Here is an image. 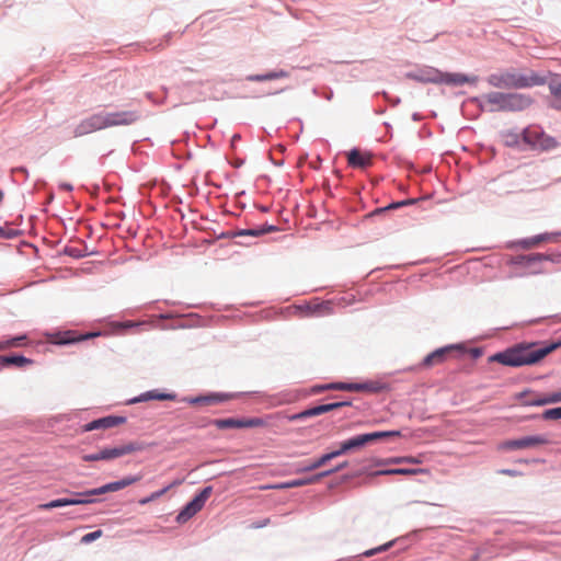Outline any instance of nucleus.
<instances>
[{
    "mask_svg": "<svg viewBox=\"0 0 561 561\" xmlns=\"http://www.w3.org/2000/svg\"><path fill=\"white\" fill-rule=\"evenodd\" d=\"M539 263L537 264H534L531 265L530 267H527L529 271H528V274H540V273H543L545 271L541 268V267H538Z\"/></svg>",
    "mask_w": 561,
    "mask_h": 561,
    "instance_id": "a18cd8bd",
    "label": "nucleus"
},
{
    "mask_svg": "<svg viewBox=\"0 0 561 561\" xmlns=\"http://www.w3.org/2000/svg\"><path fill=\"white\" fill-rule=\"evenodd\" d=\"M517 138L518 136L517 135H506V142L508 145H512V144H517Z\"/></svg>",
    "mask_w": 561,
    "mask_h": 561,
    "instance_id": "09e8293b",
    "label": "nucleus"
},
{
    "mask_svg": "<svg viewBox=\"0 0 561 561\" xmlns=\"http://www.w3.org/2000/svg\"><path fill=\"white\" fill-rule=\"evenodd\" d=\"M531 99L526 94L507 93L506 111H523L531 104Z\"/></svg>",
    "mask_w": 561,
    "mask_h": 561,
    "instance_id": "dca6fc26",
    "label": "nucleus"
},
{
    "mask_svg": "<svg viewBox=\"0 0 561 561\" xmlns=\"http://www.w3.org/2000/svg\"><path fill=\"white\" fill-rule=\"evenodd\" d=\"M176 399V394L171 392H161L159 390H151L142 393L139 398L135 399L133 402H141L148 400H159V401H174Z\"/></svg>",
    "mask_w": 561,
    "mask_h": 561,
    "instance_id": "aec40b11",
    "label": "nucleus"
},
{
    "mask_svg": "<svg viewBox=\"0 0 561 561\" xmlns=\"http://www.w3.org/2000/svg\"><path fill=\"white\" fill-rule=\"evenodd\" d=\"M161 496H163V491L158 490V491L152 492L148 496L140 499L138 501V503L140 505H146V504H148L150 502H153V501L160 499Z\"/></svg>",
    "mask_w": 561,
    "mask_h": 561,
    "instance_id": "72a5a7b5",
    "label": "nucleus"
},
{
    "mask_svg": "<svg viewBox=\"0 0 561 561\" xmlns=\"http://www.w3.org/2000/svg\"><path fill=\"white\" fill-rule=\"evenodd\" d=\"M336 457H339V453H336V450H334V451L322 455L320 458H318L314 461L318 465V468H320L323 465H325L328 461H330Z\"/></svg>",
    "mask_w": 561,
    "mask_h": 561,
    "instance_id": "473e14b6",
    "label": "nucleus"
},
{
    "mask_svg": "<svg viewBox=\"0 0 561 561\" xmlns=\"http://www.w3.org/2000/svg\"><path fill=\"white\" fill-rule=\"evenodd\" d=\"M320 478H321V476L319 473V474H317V476H314L312 478L293 480L290 482H287V483L280 485L279 488H298V486H304V485L311 484V483H314V482L319 481Z\"/></svg>",
    "mask_w": 561,
    "mask_h": 561,
    "instance_id": "bb28decb",
    "label": "nucleus"
},
{
    "mask_svg": "<svg viewBox=\"0 0 561 561\" xmlns=\"http://www.w3.org/2000/svg\"><path fill=\"white\" fill-rule=\"evenodd\" d=\"M3 345H0V351H2Z\"/></svg>",
    "mask_w": 561,
    "mask_h": 561,
    "instance_id": "6e6d98bb",
    "label": "nucleus"
},
{
    "mask_svg": "<svg viewBox=\"0 0 561 561\" xmlns=\"http://www.w3.org/2000/svg\"><path fill=\"white\" fill-rule=\"evenodd\" d=\"M454 348L455 346H446L432 352L424 358L423 366L432 367L434 365L442 364L446 359L447 354H449Z\"/></svg>",
    "mask_w": 561,
    "mask_h": 561,
    "instance_id": "f3484780",
    "label": "nucleus"
},
{
    "mask_svg": "<svg viewBox=\"0 0 561 561\" xmlns=\"http://www.w3.org/2000/svg\"><path fill=\"white\" fill-rule=\"evenodd\" d=\"M287 77H288V72L280 69L277 71H271V72H267L264 75L249 76L248 80H250V81H268V80H275V79L287 78Z\"/></svg>",
    "mask_w": 561,
    "mask_h": 561,
    "instance_id": "b1692460",
    "label": "nucleus"
},
{
    "mask_svg": "<svg viewBox=\"0 0 561 561\" xmlns=\"http://www.w3.org/2000/svg\"><path fill=\"white\" fill-rule=\"evenodd\" d=\"M530 404L531 405H546V404H551V401H550L549 394H542V396H539L536 399H534L530 402Z\"/></svg>",
    "mask_w": 561,
    "mask_h": 561,
    "instance_id": "f704fd0d",
    "label": "nucleus"
},
{
    "mask_svg": "<svg viewBox=\"0 0 561 561\" xmlns=\"http://www.w3.org/2000/svg\"><path fill=\"white\" fill-rule=\"evenodd\" d=\"M0 364L5 365V366L7 365H15L18 367H23V366L32 364V360L22 355L0 356Z\"/></svg>",
    "mask_w": 561,
    "mask_h": 561,
    "instance_id": "393cba45",
    "label": "nucleus"
},
{
    "mask_svg": "<svg viewBox=\"0 0 561 561\" xmlns=\"http://www.w3.org/2000/svg\"><path fill=\"white\" fill-rule=\"evenodd\" d=\"M214 425L219 430L243 428L242 419H219L214 421Z\"/></svg>",
    "mask_w": 561,
    "mask_h": 561,
    "instance_id": "a878e982",
    "label": "nucleus"
},
{
    "mask_svg": "<svg viewBox=\"0 0 561 561\" xmlns=\"http://www.w3.org/2000/svg\"><path fill=\"white\" fill-rule=\"evenodd\" d=\"M548 439L541 435L525 436L517 439H510L501 443L500 449L502 450H517L534 448L537 446L548 444Z\"/></svg>",
    "mask_w": 561,
    "mask_h": 561,
    "instance_id": "9d476101",
    "label": "nucleus"
},
{
    "mask_svg": "<svg viewBox=\"0 0 561 561\" xmlns=\"http://www.w3.org/2000/svg\"><path fill=\"white\" fill-rule=\"evenodd\" d=\"M545 420H560L561 419V407L546 410L542 413Z\"/></svg>",
    "mask_w": 561,
    "mask_h": 561,
    "instance_id": "2f4dec72",
    "label": "nucleus"
},
{
    "mask_svg": "<svg viewBox=\"0 0 561 561\" xmlns=\"http://www.w3.org/2000/svg\"><path fill=\"white\" fill-rule=\"evenodd\" d=\"M242 424H243V428L244 427H263V426L267 425L266 421L261 417L242 419Z\"/></svg>",
    "mask_w": 561,
    "mask_h": 561,
    "instance_id": "c85d7f7f",
    "label": "nucleus"
},
{
    "mask_svg": "<svg viewBox=\"0 0 561 561\" xmlns=\"http://www.w3.org/2000/svg\"><path fill=\"white\" fill-rule=\"evenodd\" d=\"M408 78L416 80L419 82H444L451 85H462L465 83H476L477 77H468L462 73H439L435 72L432 76H417L414 73H408Z\"/></svg>",
    "mask_w": 561,
    "mask_h": 561,
    "instance_id": "0eeeda50",
    "label": "nucleus"
},
{
    "mask_svg": "<svg viewBox=\"0 0 561 561\" xmlns=\"http://www.w3.org/2000/svg\"><path fill=\"white\" fill-rule=\"evenodd\" d=\"M101 455H102V451L100 450L99 453H95V454L84 455L82 457V459L84 461H99V460H103V458H101Z\"/></svg>",
    "mask_w": 561,
    "mask_h": 561,
    "instance_id": "58836bf2",
    "label": "nucleus"
},
{
    "mask_svg": "<svg viewBox=\"0 0 561 561\" xmlns=\"http://www.w3.org/2000/svg\"><path fill=\"white\" fill-rule=\"evenodd\" d=\"M425 472L424 469L417 468V469H407V468H396V469H385V470H378L373 473V476H414L419 473Z\"/></svg>",
    "mask_w": 561,
    "mask_h": 561,
    "instance_id": "5701e85b",
    "label": "nucleus"
},
{
    "mask_svg": "<svg viewBox=\"0 0 561 561\" xmlns=\"http://www.w3.org/2000/svg\"><path fill=\"white\" fill-rule=\"evenodd\" d=\"M550 91H551V93H552L556 98L561 99V82H560V83L551 84V85H550Z\"/></svg>",
    "mask_w": 561,
    "mask_h": 561,
    "instance_id": "a19ab883",
    "label": "nucleus"
},
{
    "mask_svg": "<svg viewBox=\"0 0 561 561\" xmlns=\"http://www.w3.org/2000/svg\"><path fill=\"white\" fill-rule=\"evenodd\" d=\"M100 333H87V334H78L73 331H67L58 335L56 341L57 344H71L76 342L85 341L88 339L98 336Z\"/></svg>",
    "mask_w": 561,
    "mask_h": 561,
    "instance_id": "6ab92c4d",
    "label": "nucleus"
},
{
    "mask_svg": "<svg viewBox=\"0 0 561 561\" xmlns=\"http://www.w3.org/2000/svg\"><path fill=\"white\" fill-rule=\"evenodd\" d=\"M388 387L385 382L379 380H369L365 382H332L327 386L320 387L317 391L323 390H341L354 392L379 393Z\"/></svg>",
    "mask_w": 561,
    "mask_h": 561,
    "instance_id": "39448f33",
    "label": "nucleus"
},
{
    "mask_svg": "<svg viewBox=\"0 0 561 561\" xmlns=\"http://www.w3.org/2000/svg\"><path fill=\"white\" fill-rule=\"evenodd\" d=\"M549 398H550L551 403L561 402V391L549 393Z\"/></svg>",
    "mask_w": 561,
    "mask_h": 561,
    "instance_id": "c03bdc74",
    "label": "nucleus"
},
{
    "mask_svg": "<svg viewBox=\"0 0 561 561\" xmlns=\"http://www.w3.org/2000/svg\"><path fill=\"white\" fill-rule=\"evenodd\" d=\"M542 256L541 253H534L529 255H517L511 257L507 263L511 265H518L522 267H530L534 264L541 263Z\"/></svg>",
    "mask_w": 561,
    "mask_h": 561,
    "instance_id": "a211bd4d",
    "label": "nucleus"
},
{
    "mask_svg": "<svg viewBox=\"0 0 561 561\" xmlns=\"http://www.w3.org/2000/svg\"><path fill=\"white\" fill-rule=\"evenodd\" d=\"M24 340H26V336L25 335H21V336L13 337V339H10V340L0 341V345H3V347H2V351H3V350H7V348H10V347L20 346L22 344V341H24Z\"/></svg>",
    "mask_w": 561,
    "mask_h": 561,
    "instance_id": "c756f323",
    "label": "nucleus"
},
{
    "mask_svg": "<svg viewBox=\"0 0 561 561\" xmlns=\"http://www.w3.org/2000/svg\"><path fill=\"white\" fill-rule=\"evenodd\" d=\"M351 402L347 401H339L333 403H327V404H320L310 409H307L302 412L293 414L288 416L289 421H298L307 417L318 416L328 412H331L333 410L340 409L342 407L350 405Z\"/></svg>",
    "mask_w": 561,
    "mask_h": 561,
    "instance_id": "9b49d317",
    "label": "nucleus"
},
{
    "mask_svg": "<svg viewBox=\"0 0 561 561\" xmlns=\"http://www.w3.org/2000/svg\"><path fill=\"white\" fill-rule=\"evenodd\" d=\"M408 458H404V457H396V458H390L388 459L386 462L387 463H403L405 462Z\"/></svg>",
    "mask_w": 561,
    "mask_h": 561,
    "instance_id": "de8ad7c7",
    "label": "nucleus"
},
{
    "mask_svg": "<svg viewBox=\"0 0 561 561\" xmlns=\"http://www.w3.org/2000/svg\"><path fill=\"white\" fill-rule=\"evenodd\" d=\"M559 236H561V233H542V234H538V236H535V237L529 238V239L522 240L519 242V244L524 249H530V248L537 247L541 242L553 241Z\"/></svg>",
    "mask_w": 561,
    "mask_h": 561,
    "instance_id": "412c9836",
    "label": "nucleus"
},
{
    "mask_svg": "<svg viewBox=\"0 0 561 561\" xmlns=\"http://www.w3.org/2000/svg\"><path fill=\"white\" fill-rule=\"evenodd\" d=\"M233 398L232 394L228 393H211L208 396H201L187 399L186 401L193 405H213L220 402L229 401Z\"/></svg>",
    "mask_w": 561,
    "mask_h": 561,
    "instance_id": "2eb2a0df",
    "label": "nucleus"
},
{
    "mask_svg": "<svg viewBox=\"0 0 561 561\" xmlns=\"http://www.w3.org/2000/svg\"><path fill=\"white\" fill-rule=\"evenodd\" d=\"M408 459L405 460V462H412V463H417L419 460L415 459L414 457H407Z\"/></svg>",
    "mask_w": 561,
    "mask_h": 561,
    "instance_id": "603ef678",
    "label": "nucleus"
},
{
    "mask_svg": "<svg viewBox=\"0 0 561 561\" xmlns=\"http://www.w3.org/2000/svg\"><path fill=\"white\" fill-rule=\"evenodd\" d=\"M413 203H414V199H405V201H402V202L392 203L391 205H389L387 207V209H396V208H399V207H402V206L411 205Z\"/></svg>",
    "mask_w": 561,
    "mask_h": 561,
    "instance_id": "4c0bfd02",
    "label": "nucleus"
},
{
    "mask_svg": "<svg viewBox=\"0 0 561 561\" xmlns=\"http://www.w3.org/2000/svg\"><path fill=\"white\" fill-rule=\"evenodd\" d=\"M317 309H318V313L321 314L322 313V309L329 311L330 310V304L329 302H325V304H322V305H318L317 306Z\"/></svg>",
    "mask_w": 561,
    "mask_h": 561,
    "instance_id": "8fccbe9b",
    "label": "nucleus"
},
{
    "mask_svg": "<svg viewBox=\"0 0 561 561\" xmlns=\"http://www.w3.org/2000/svg\"><path fill=\"white\" fill-rule=\"evenodd\" d=\"M503 472L506 474H511V476L513 474V471H511V470H504Z\"/></svg>",
    "mask_w": 561,
    "mask_h": 561,
    "instance_id": "5fc2aeb1",
    "label": "nucleus"
},
{
    "mask_svg": "<svg viewBox=\"0 0 561 561\" xmlns=\"http://www.w3.org/2000/svg\"><path fill=\"white\" fill-rule=\"evenodd\" d=\"M144 449H145L144 444L138 443V442H129V443L121 445V446H116V447H112V448H103L101 450L102 451L101 458H103V460H112V459L119 458V457H123V456H126V455H129V454H133L136 451H140Z\"/></svg>",
    "mask_w": 561,
    "mask_h": 561,
    "instance_id": "f8f14e48",
    "label": "nucleus"
},
{
    "mask_svg": "<svg viewBox=\"0 0 561 561\" xmlns=\"http://www.w3.org/2000/svg\"><path fill=\"white\" fill-rule=\"evenodd\" d=\"M346 465H347L346 462L341 463V465H339L336 468H334V469H332V470H328V471L321 472V473H320V476H321V478H322V477L330 476V474H332V473H334V472H337V471H340V470L344 469V468L346 467Z\"/></svg>",
    "mask_w": 561,
    "mask_h": 561,
    "instance_id": "79ce46f5",
    "label": "nucleus"
},
{
    "mask_svg": "<svg viewBox=\"0 0 561 561\" xmlns=\"http://www.w3.org/2000/svg\"><path fill=\"white\" fill-rule=\"evenodd\" d=\"M103 535V531L101 529H98L95 531H92V533H89V534H85L84 536L81 537V543H84V545H88L99 538H101Z\"/></svg>",
    "mask_w": 561,
    "mask_h": 561,
    "instance_id": "7c9ffc66",
    "label": "nucleus"
},
{
    "mask_svg": "<svg viewBox=\"0 0 561 561\" xmlns=\"http://www.w3.org/2000/svg\"><path fill=\"white\" fill-rule=\"evenodd\" d=\"M507 93L490 92L482 95V106L489 112L506 111Z\"/></svg>",
    "mask_w": 561,
    "mask_h": 561,
    "instance_id": "ddd939ff",
    "label": "nucleus"
},
{
    "mask_svg": "<svg viewBox=\"0 0 561 561\" xmlns=\"http://www.w3.org/2000/svg\"><path fill=\"white\" fill-rule=\"evenodd\" d=\"M542 261H550L556 264L561 263V252L560 253H552V254H541Z\"/></svg>",
    "mask_w": 561,
    "mask_h": 561,
    "instance_id": "e433bc0d",
    "label": "nucleus"
},
{
    "mask_svg": "<svg viewBox=\"0 0 561 561\" xmlns=\"http://www.w3.org/2000/svg\"><path fill=\"white\" fill-rule=\"evenodd\" d=\"M347 162L352 168L367 169L373 164V154L358 149H352L347 153Z\"/></svg>",
    "mask_w": 561,
    "mask_h": 561,
    "instance_id": "4468645a",
    "label": "nucleus"
},
{
    "mask_svg": "<svg viewBox=\"0 0 561 561\" xmlns=\"http://www.w3.org/2000/svg\"><path fill=\"white\" fill-rule=\"evenodd\" d=\"M135 324L133 322H126L124 324L125 328H130V327H134Z\"/></svg>",
    "mask_w": 561,
    "mask_h": 561,
    "instance_id": "864d4df0",
    "label": "nucleus"
},
{
    "mask_svg": "<svg viewBox=\"0 0 561 561\" xmlns=\"http://www.w3.org/2000/svg\"><path fill=\"white\" fill-rule=\"evenodd\" d=\"M523 141L531 149L547 151L556 148L558 142L554 138L546 135L537 127H528L522 134Z\"/></svg>",
    "mask_w": 561,
    "mask_h": 561,
    "instance_id": "423d86ee",
    "label": "nucleus"
},
{
    "mask_svg": "<svg viewBox=\"0 0 561 561\" xmlns=\"http://www.w3.org/2000/svg\"><path fill=\"white\" fill-rule=\"evenodd\" d=\"M488 82L499 89H524L541 85L545 83V79L535 72L524 75L507 71L489 76Z\"/></svg>",
    "mask_w": 561,
    "mask_h": 561,
    "instance_id": "20e7f679",
    "label": "nucleus"
},
{
    "mask_svg": "<svg viewBox=\"0 0 561 561\" xmlns=\"http://www.w3.org/2000/svg\"><path fill=\"white\" fill-rule=\"evenodd\" d=\"M139 114L136 111L99 112L82 119L75 128L76 137H81L104 128L127 126L137 122Z\"/></svg>",
    "mask_w": 561,
    "mask_h": 561,
    "instance_id": "f03ea898",
    "label": "nucleus"
},
{
    "mask_svg": "<svg viewBox=\"0 0 561 561\" xmlns=\"http://www.w3.org/2000/svg\"><path fill=\"white\" fill-rule=\"evenodd\" d=\"M391 546H392V543H391V542L386 543V545H382V546H379V547H377V548H375V549H370V550L365 551V552H364V556H366V557H371V556H374V554H376V553H378V552L386 551V550H387V549H389Z\"/></svg>",
    "mask_w": 561,
    "mask_h": 561,
    "instance_id": "c9c22d12",
    "label": "nucleus"
},
{
    "mask_svg": "<svg viewBox=\"0 0 561 561\" xmlns=\"http://www.w3.org/2000/svg\"><path fill=\"white\" fill-rule=\"evenodd\" d=\"M213 492L211 486L203 489L191 502H188L178 514L176 522L179 524H185L193 516H195L204 507L206 501L209 499Z\"/></svg>",
    "mask_w": 561,
    "mask_h": 561,
    "instance_id": "1a4fd4ad",
    "label": "nucleus"
},
{
    "mask_svg": "<svg viewBox=\"0 0 561 561\" xmlns=\"http://www.w3.org/2000/svg\"><path fill=\"white\" fill-rule=\"evenodd\" d=\"M182 483H183V480H181V479L173 480L171 483H169L164 488L160 489V491H163V495H164L168 491H170L171 489H173L175 486L181 485Z\"/></svg>",
    "mask_w": 561,
    "mask_h": 561,
    "instance_id": "ea45409f",
    "label": "nucleus"
},
{
    "mask_svg": "<svg viewBox=\"0 0 561 561\" xmlns=\"http://www.w3.org/2000/svg\"><path fill=\"white\" fill-rule=\"evenodd\" d=\"M124 420L121 417H114V416H107L103 419L95 420L88 424L87 430H98V428H110L113 426H116L117 424L122 423Z\"/></svg>",
    "mask_w": 561,
    "mask_h": 561,
    "instance_id": "4be33fe9",
    "label": "nucleus"
},
{
    "mask_svg": "<svg viewBox=\"0 0 561 561\" xmlns=\"http://www.w3.org/2000/svg\"><path fill=\"white\" fill-rule=\"evenodd\" d=\"M13 237L12 230H7L5 228L0 226V238L1 239H10Z\"/></svg>",
    "mask_w": 561,
    "mask_h": 561,
    "instance_id": "37998d69",
    "label": "nucleus"
},
{
    "mask_svg": "<svg viewBox=\"0 0 561 561\" xmlns=\"http://www.w3.org/2000/svg\"><path fill=\"white\" fill-rule=\"evenodd\" d=\"M141 476H133L125 477L124 479L115 482L107 483L96 489H92L85 492H77L75 493L77 499H57L53 500L45 504H39L37 506L38 510L46 511L56 507L69 506V505H80V504H90L95 502V500L91 499L94 495H101L107 492H115L122 490L126 486H129L138 481H140Z\"/></svg>",
    "mask_w": 561,
    "mask_h": 561,
    "instance_id": "7ed1b4c3",
    "label": "nucleus"
},
{
    "mask_svg": "<svg viewBox=\"0 0 561 561\" xmlns=\"http://www.w3.org/2000/svg\"><path fill=\"white\" fill-rule=\"evenodd\" d=\"M238 140H240V135L234 134V135L232 136V138H231V144H232V145H234V144H236V141H238Z\"/></svg>",
    "mask_w": 561,
    "mask_h": 561,
    "instance_id": "3c124183",
    "label": "nucleus"
},
{
    "mask_svg": "<svg viewBox=\"0 0 561 561\" xmlns=\"http://www.w3.org/2000/svg\"><path fill=\"white\" fill-rule=\"evenodd\" d=\"M277 228L272 225H265L257 229H247L240 232L242 236H252V237H259L267 232L276 231Z\"/></svg>",
    "mask_w": 561,
    "mask_h": 561,
    "instance_id": "cd10ccee",
    "label": "nucleus"
},
{
    "mask_svg": "<svg viewBox=\"0 0 561 561\" xmlns=\"http://www.w3.org/2000/svg\"><path fill=\"white\" fill-rule=\"evenodd\" d=\"M399 431H387V432H374V433H367L362 434L355 437H352L343 443H341L340 449L336 450L339 453V456L365 446L368 443L375 442L377 439L383 438V437H390V436H400Z\"/></svg>",
    "mask_w": 561,
    "mask_h": 561,
    "instance_id": "6e6552de",
    "label": "nucleus"
},
{
    "mask_svg": "<svg viewBox=\"0 0 561 561\" xmlns=\"http://www.w3.org/2000/svg\"><path fill=\"white\" fill-rule=\"evenodd\" d=\"M316 469H318V465L316 463V461H312L308 466H306L305 468L298 469L297 471L298 472H305V471H311V470H316Z\"/></svg>",
    "mask_w": 561,
    "mask_h": 561,
    "instance_id": "49530a36",
    "label": "nucleus"
},
{
    "mask_svg": "<svg viewBox=\"0 0 561 561\" xmlns=\"http://www.w3.org/2000/svg\"><path fill=\"white\" fill-rule=\"evenodd\" d=\"M559 344L540 345L538 343H519L503 352L492 355L489 359L505 366L520 367L534 365L553 352Z\"/></svg>",
    "mask_w": 561,
    "mask_h": 561,
    "instance_id": "f257e3e1",
    "label": "nucleus"
}]
</instances>
